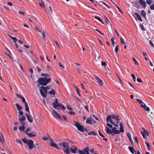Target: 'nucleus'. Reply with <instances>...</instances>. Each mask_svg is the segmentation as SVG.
<instances>
[{
  "label": "nucleus",
  "mask_w": 154,
  "mask_h": 154,
  "mask_svg": "<svg viewBox=\"0 0 154 154\" xmlns=\"http://www.w3.org/2000/svg\"><path fill=\"white\" fill-rule=\"evenodd\" d=\"M106 120L107 122H109L114 126L118 127V124L119 123L120 119L118 115H112L111 116H108L106 117Z\"/></svg>",
  "instance_id": "f257e3e1"
},
{
  "label": "nucleus",
  "mask_w": 154,
  "mask_h": 154,
  "mask_svg": "<svg viewBox=\"0 0 154 154\" xmlns=\"http://www.w3.org/2000/svg\"><path fill=\"white\" fill-rule=\"evenodd\" d=\"M51 81V79L50 78H47V77H45L39 78L37 82L41 85L45 86L49 83Z\"/></svg>",
  "instance_id": "f03ea898"
},
{
  "label": "nucleus",
  "mask_w": 154,
  "mask_h": 154,
  "mask_svg": "<svg viewBox=\"0 0 154 154\" xmlns=\"http://www.w3.org/2000/svg\"><path fill=\"white\" fill-rule=\"evenodd\" d=\"M58 144L63 147V151L66 154H70L69 145L68 143L65 142L58 143Z\"/></svg>",
  "instance_id": "7ed1b4c3"
},
{
  "label": "nucleus",
  "mask_w": 154,
  "mask_h": 154,
  "mask_svg": "<svg viewBox=\"0 0 154 154\" xmlns=\"http://www.w3.org/2000/svg\"><path fill=\"white\" fill-rule=\"evenodd\" d=\"M22 140L25 143H26L28 145L29 148L30 149H32L33 147L34 143L32 140H28L26 138H24L22 139Z\"/></svg>",
  "instance_id": "20e7f679"
},
{
  "label": "nucleus",
  "mask_w": 154,
  "mask_h": 154,
  "mask_svg": "<svg viewBox=\"0 0 154 154\" xmlns=\"http://www.w3.org/2000/svg\"><path fill=\"white\" fill-rule=\"evenodd\" d=\"M39 91L42 96L44 98L46 97V94H47V91L46 88L43 86L40 88Z\"/></svg>",
  "instance_id": "39448f33"
},
{
  "label": "nucleus",
  "mask_w": 154,
  "mask_h": 154,
  "mask_svg": "<svg viewBox=\"0 0 154 154\" xmlns=\"http://www.w3.org/2000/svg\"><path fill=\"white\" fill-rule=\"evenodd\" d=\"M52 104L53 105V107L57 110H58L61 108V105L59 103L57 99H55L54 102L52 103Z\"/></svg>",
  "instance_id": "423d86ee"
},
{
  "label": "nucleus",
  "mask_w": 154,
  "mask_h": 154,
  "mask_svg": "<svg viewBox=\"0 0 154 154\" xmlns=\"http://www.w3.org/2000/svg\"><path fill=\"white\" fill-rule=\"evenodd\" d=\"M75 125L79 131L82 132H84V129L83 127L79 124L78 122H75Z\"/></svg>",
  "instance_id": "0eeeda50"
},
{
  "label": "nucleus",
  "mask_w": 154,
  "mask_h": 154,
  "mask_svg": "<svg viewBox=\"0 0 154 154\" xmlns=\"http://www.w3.org/2000/svg\"><path fill=\"white\" fill-rule=\"evenodd\" d=\"M52 114L53 116L54 117L60 119H61V116L54 109L53 110Z\"/></svg>",
  "instance_id": "6e6552de"
},
{
  "label": "nucleus",
  "mask_w": 154,
  "mask_h": 154,
  "mask_svg": "<svg viewBox=\"0 0 154 154\" xmlns=\"http://www.w3.org/2000/svg\"><path fill=\"white\" fill-rule=\"evenodd\" d=\"M50 145L51 146H53L56 148L57 149H60L59 147L58 146L57 144L54 143V141L52 139H50Z\"/></svg>",
  "instance_id": "1a4fd4ad"
},
{
  "label": "nucleus",
  "mask_w": 154,
  "mask_h": 154,
  "mask_svg": "<svg viewBox=\"0 0 154 154\" xmlns=\"http://www.w3.org/2000/svg\"><path fill=\"white\" fill-rule=\"evenodd\" d=\"M26 119V117L23 115L19 117L18 118L19 121L22 124V125H25V123L23 122Z\"/></svg>",
  "instance_id": "9d476101"
},
{
  "label": "nucleus",
  "mask_w": 154,
  "mask_h": 154,
  "mask_svg": "<svg viewBox=\"0 0 154 154\" xmlns=\"http://www.w3.org/2000/svg\"><path fill=\"white\" fill-rule=\"evenodd\" d=\"M25 114L26 116L28 121L30 122H32L33 121V118L31 116H29L27 113H25Z\"/></svg>",
  "instance_id": "9b49d317"
},
{
  "label": "nucleus",
  "mask_w": 154,
  "mask_h": 154,
  "mask_svg": "<svg viewBox=\"0 0 154 154\" xmlns=\"http://www.w3.org/2000/svg\"><path fill=\"white\" fill-rule=\"evenodd\" d=\"M139 3L144 8H145L146 6V4L144 1L143 0H139Z\"/></svg>",
  "instance_id": "f8f14e48"
},
{
  "label": "nucleus",
  "mask_w": 154,
  "mask_h": 154,
  "mask_svg": "<svg viewBox=\"0 0 154 154\" xmlns=\"http://www.w3.org/2000/svg\"><path fill=\"white\" fill-rule=\"evenodd\" d=\"M41 33L42 35L43 40L44 42H45L46 41L47 37L45 35V31H41Z\"/></svg>",
  "instance_id": "ddd939ff"
},
{
  "label": "nucleus",
  "mask_w": 154,
  "mask_h": 154,
  "mask_svg": "<svg viewBox=\"0 0 154 154\" xmlns=\"http://www.w3.org/2000/svg\"><path fill=\"white\" fill-rule=\"evenodd\" d=\"M70 150L72 153H76V151L78 150V149L76 147L73 146L72 148H70Z\"/></svg>",
  "instance_id": "4468645a"
},
{
  "label": "nucleus",
  "mask_w": 154,
  "mask_h": 154,
  "mask_svg": "<svg viewBox=\"0 0 154 154\" xmlns=\"http://www.w3.org/2000/svg\"><path fill=\"white\" fill-rule=\"evenodd\" d=\"M94 76L95 77L96 80H97V81L100 84V85H102L103 84V82L102 80L99 77H98L96 75H94Z\"/></svg>",
  "instance_id": "2eb2a0df"
},
{
  "label": "nucleus",
  "mask_w": 154,
  "mask_h": 154,
  "mask_svg": "<svg viewBox=\"0 0 154 154\" xmlns=\"http://www.w3.org/2000/svg\"><path fill=\"white\" fill-rule=\"evenodd\" d=\"M142 135L144 138H145L146 137V135L148 136L149 135V133L146 130H144L143 131V132H141Z\"/></svg>",
  "instance_id": "dca6fc26"
},
{
  "label": "nucleus",
  "mask_w": 154,
  "mask_h": 154,
  "mask_svg": "<svg viewBox=\"0 0 154 154\" xmlns=\"http://www.w3.org/2000/svg\"><path fill=\"white\" fill-rule=\"evenodd\" d=\"M134 15L137 17V18L138 19V20H140L141 22L142 21V19L141 17L139 14H138L137 13L135 12L134 13Z\"/></svg>",
  "instance_id": "f3484780"
},
{
  "label": "nucleus",
  "mask_w": 154,
  "mask_h": 154,
  "mask_svg": "<svg viewBox=\"0 0 154 154\" xmlns=\"http://www.w3.org/2000/svg\"><path fill=\"white\" fill-rule=\"evenodd\" d=\"M29 137H32L36 136V133L34 132L33 133H27V134Z\"/></svg>",
  "instance_id": "a211bd4d"
},
{
  "label": "nucleus",
  "mask_w": 154,
  "mask_h": 154,
  "mask_svg": "<svg viewBox=\"0 0 154 154\" xmlns=\"http://www.w3.org/2000/svg\"><path fill=\"white\" fill-rule=\"evenodd\" d=\"M120 128L119 131L120 132L123 133L124 132V130L123 129V125L122 123L121 122L120 123Z\"/></svg>",
  "instance_id": "6ab92c4d"
},
{
  "label": "nucleus",
  "mask_w": 154,
  "mask_h": 154,
  "mask_svg": "<svg viewBox=\"0 0 154 154\" xmlns=\"http://www.w3.org/2000/svg\"><path fill=\"white\" fill-rule=\"evenodd\" d=\"M0 141L2 143H3L4 142V136L0 132Z\"/></svg>",
  "instance_id": "aec40b11"
},
{
  "label": "nucleus",
  "mask_w": 154,
  "mask_h": 154,
  "mask_svg": "<svg viewBox=\"0 0 154 154\" xmlns=\"http://www.w3.org/2000/svg\"><path fill=\"white\" fill-rule=\"evenodd\" d=\"M84 154H89V149L88 148L86 147L83 149Z\"/></svg>",
  "instance_id": "412c9836"
},
{
  "label": "nucleus",
  "mask_w": 154,
  "mask_h": 154,
  "mask_svg": "<svg viewBox=\"0 0 154 154\" xmlns=\"http://www.w3.org/2000/svg\"><path fill=\"white\" fill-rule=\"evenodd\" d=\"M141 15L145 19H146V13L144 10H142L141 11Z\"/></svg>",
  "instance_id": "4be33fe9"
},
{
  "label": "nucleus",
  "mask_w": 154,
  "mask_h": 154,
  "mask_svg": "<svg viewBox=\"0 0 154 154\" xmlns=\"http://www.w3.org/2000/svg\"><path fill=\"white\" fill-rule=\"evenodd\" d=\"M130 151L132 153L134 154V152H136V151L134 150V148L132 147L129 146L128 147Z\"/></svg>",
  "instance_id": "5701e85b"
},
{
  "label": "nucleus",
  "mask_w": 154,
  "mask_h": 154,
  "mask_svg": "<svg viewBox=\"0 0 154 154\" xmlns=\"http://www.w3.org/2000/svg\"><path fill=\"white\" fill-rule=\"evenodd\" d=\"M49 93L51 95H54L55 94V90L53 89H52L51 90L49 91Z\"/></svg>",
  "instance_id": "b1692460"
},
{
  "label": "nucleus",
  "mask_w": 154,
  "mask_h": 154,
  "mask_svg": "<svg viewBox=\"0 0 154 154\" xmlns=\"http://www.w3.org/2000/svg\"><path fill=\"white\" fill-rule=\"evenodd\" d=\"M15 105L16 106L18 110L20 111L22 110V107L20 106L17 103H16Z\"/></svg>",
  "instance_id": "393cba45"
},
{
  "label": "nucleus",
  "mask_w": 154,
  "mask_h": 154,
  "mask_svg": "<svg viewBox=\"0 0 154 154\" xmlns=\"http://www.w3.org/2000/svg\"><path fill=\"white\" fill-rule=\"evenodd\" d=\"M88 134L89 135H92L94 136H96L97 135V134L95 133V132L94 131H91L89 132L88 133Z\"/></svg>",
  "instance_id": "a878e982"
},
{
  "label": "nucleus",
  "mask_w": 154,
  "mask_h": 154,
  "mask_svg": "<svg viewBox=\"0 0 154 154\" xmlns=\"http://www.w3.org/2000/svg\"><path fill=\"white\" fill-rule=\"evenodd\" d=\"M112 131L109 129L108 127H107L106 128V132L107 133L110 134V133H112L111 132Z\"/></svg>",
  "instance_id": "bb28decb"
},
{
  "label": "nucleus",
  "mask_w": 154,
  "mask_h": 154,
  "mask_svg": "<svg viewBox=\"0 0 154 154\" xmlns=\"http://www.w3.org/2000/svg\"><path fill=\"white\" fill-rule=\"evenodd\" d=\"M86 122L88 124H90V125L92 124V120L91 119L88 118L86 119Z\"/></svg>",
  "instance_id": "cd10ccee"
},
{
  "label": "nucleus",
  "mask_w": 154,
  "mask_h": 154,
  "mask_svg": "<svg viewBox=\"0 0 154 154\" xmlns=\"http://www.w3.org/2000/svg\"><path fill=\"white\" fill-rule=\"evenodd\" d=\"M143 54L144 56L145 57V59L147 60H148V56L147 53L144 52H143Z\"/></svg>",
  "instance_id": "c85d7f7f"
},
{
  "label": "nucleus",
  "mask_w": 154,
  "mask_h": 154,
  "mask_svg": "<svg viewBox=\"0 0 154 154\" xmlns=\"http://www.w3.org/2000/svg\"><path fill=\"white\" fill-rule=\"evenodd\" d=\"M24 125H22V126L19 127V129L21 131H23L25 128L24 126Z\"/></svg>",
  "instance_id": "c756f323"
},
{
  "label": "nucleus",
  "mask_w": 154,
  "mask_h": 154,
  "mask_svg": "<svg viewBox=\"0 0 154 154\" xmlns=\"http://www.w3.org/2000/svg\"><path fill=\"white\" fill-rule=\"evenodd\" d=\"M9 37L12 39L14 41V43H16L17 41H18V40L15 37H13L11 36H10Z\"/></svg>",
  "instance_id": "7c9ffc66"
},
{
  "label": "nucleus",
  "mask_w": 154,
  "mask_h": 154,
  "mask_svg": "<svg viewBox=\"0 0 154 154\" xmlns=\"http://www.w3.org/2000/svg\"><path fill=\"white\" fill-rule=\"evenodd\" d=\"M120 41H121V43L123 45H125L126 43L125 42L124 39H123L122 38H120Z\"/></svg>",
  "instance_id": "2f4dec72"
},
{
  "label": "nucleus",
  "mask_w": 154,
  "mask_h": 154,
  "mask_svg": "<svg viewBox=\"0 0 154 154\" xmlns=\"http://www.w3.org/2000/svg\"><path fill=\"white\" fill-rule=\"evenodd\" d=\"M115 39V38H114V37H112L111 39V41L112 42V45H113V47L115 46V42L114 41V40Z\"/></svg>",
  "instance_id": "473e14b6"
},
{
  "label": "nucleus",
  "mask_w": 154,
  "mask_h": 154,
  "mask_svg": "<svg viewBox=\"0 0 154 154\" xmlns=\"http://www.w3.org/2000/svg\"><path fill=\"white\" fill-rule=\"evenodd\" d=\"M131 76L134 82H136V77L135 75L133 74H131Z\"/></svg>",
  "instance_id": "72a5a7b5"
},
{
  "label": "nucleus",
  "mask_w": 154,
  "mask_h": 154,
  "mask_svg": "<svg viewBox=\"0 0 154 154\" xmlns=\"http://www.w3.org/2000/svg\"><path fill=\"white\" fill-rule=\"evenodd\" d=\"M76 93L80 97L81 96L80 94L79 93V91L78 89V88H77V87H76Z\"/></svg>",
  "instance_id": "f704fd0d"
},
{
  "label": "nucleus",
  "mask_w": 154,
  "mask_h": 154,
  "mask_svg": "<svg viewBox=\"0 0 154 154\" xmlns=\"http://www.w3.org/2000/svg\"><path fill=\"white\" fill-rule=\"evenodd\" d=\"M132 59L134 62V63L136 65H138V63L137 61L136 60V59L134 57H132Z\"/></svg>",
  "instance_id": "c9c22d12"
},
{
  "label": "nucleus",
  "mask_w": 154,
  "mask_h": 154,
  "mask_svg": "<svg viewBox=\"0 0 154 154\" xmlns=\"http://www.w3.org/2000/svg\"><path fill=\"white\" fill-rule=\"evenodd\" d=\"M94 17L95 19H97L100 21H102V20L101 19V18L97 16H95Z\"/></svg>",
  "instance_id": "e433bc0d"
},
{
  "label": "nucleus",
  "mask_w": 154,
  "mask_h": 154,
  "mask_svg": "<svg viewBox=\"0 0 154 154\" xmlns=\"http://www.w3.org/2000/svg\"><path fill=\"white\" fill-rule=\"evenodd\" d=\"M39 5L42 8H44L45 7V5L43 2H42L41 3H39Z\"/></svg>",
  "instance_id": "4c0bfd02"
},
{
  "label": "nucleus",
  "mask_w": 154,
  "mask_h": 154,
  "mask_svg": "<svg viewBox=\"0 0 154 154\" xmlns=\"http://www.w3.org/2000/svg\"><path fill=\"white\" fill-rule=\"evenodd\" d=\"M33 146L35 149H38L39 147V145L37 143L35 144V145H34Z\"/></svg>",
  "instance_id": "58836bf2"
},
{
  "label": "nucleus",
  "mask_w": 154,
  "mask_h": 154,
  "mask_svg": "<svg viewBox=\"0 0 154 154\" xmlns=\"http://www.w3.org/2000/svg\"><path fill=\"white\" fill-rule=\"evenodd\" d=\"M115 5L117 7V9H118L120 13H121L122 14H123V12L122 11V10L119 7H118L116 4H115Z\"/></svg>",
  "instance_id": "ea45409f"
},
{
  "label": "nucleus",
  "mask_w": 154,
  "mask_h": 154,
  "mask_svg": "<svg viewBox=\"0 0 154 154\" xmlns=\"http://www.w3.org/2000/svg\"><path fill=\"white\" fill-rule=\"evenodd\" d=\"M140 27L141 28V29L143 31L145 30V29L144 28V26L143 24H140Z\"/></svg>",
  "instance_id": "a19ab883"
},
{
  "label": "nucleus",
  "mask_w": 154,
  "mask_h": 154,
  "mask_svg": "<svg viewBox=\"0 0 154 154\" xmlns=\"http://www.w3.org/2000/svg\"><path fill=\"white\" fill-rule=\"evenodd\" d=\"M30 131V128H28L26 129V130L24 131V132L27 135L28 132Z\"/></svg>",
  "instance_id": "79ce46f5"
},
{
  "label": "nucleus",
  "mask_w": 154,
  "mask_h": 154,
  "mask_svg": "<svg viewBox=\"0 0 154 154\" xmlns=\"http://www.w3.org/2000/svg\"><path fill=\"white\" fill-rule=\"evenodd\" d=\"M126 135L129 139H131V134L129 133H127Z\"/></svg>",
  "instance_id": "37998d69"
},
{
  "label": "nucleus",
  "mask_w": 154,
  "mask_h": 154,
  "mask_svg": "<svg viewBox=\"0 0 154 154\" xmlns=\"http://www.w3.org/2000/svg\"><path fill=\"white\" fill-rule=\"evenodd\" d=\"M137 101L139 103L142 104L143 103V101L139 99H136Z\"/></svg>",
  "instance_id": "c03bdc74"
},
{
  "label": "nucleus",
  "mask_w": 154,
  "mask_h": 154,
  "mask_svg": "<svg viewBox=\"0 0 154 154\" xmlns=\"http://www.w3.org/2000/svg\"><path fill=\"white\" fill-rule=\"evenodd\" d=\"M118 47H119V46L118 45H117L116 46V48H115V52L116 53H117L118 52V51L119 50Z\"/></svg>",
  "instance_id": "a18cd8bd"
},
{
  "label": "nucleus",
  "mask_w": 154,
  "mask_h": 154,
  "mask_svg": "<svg viewBox=\"0 0 154 154\" xmlns=\"http://www.w3.org/2000/svg\"><path fill=\"white\" fill-rule=\"evenodd\" d=\"M19 111V113L20 114V115H19V117H20L21 116H23V113L22 111Z\"/></svg>",
  "instance_id": "49530a36"
},
{
  "label": "nucleus",
  "mask_w": 154,
  "mask_h": 154,
  "mask_svg": "<svg viewBox=\"0 0 154 154\" xmlns=\"http://www.w3.org/2000/svg\"><path fill=\"white\" fill-rule=\"evenodd\" d=\"M141 106L144 109L146 107V105L144 103H142L141 104Z\"/></svg>",
  "instance_id": "de8ad7c7"
},
{
  "label": "nucleus",
  "mask_w": 154,
  "mask_h": 154,
  "mask_svg": "<svg viewBox=\"0 0 154 154\" xmlns=\"http://www.w3.org/2000/svg\"><path fill=\"white\" fill-rule=\"evenodd\" d=\"M78 152L79 154H84V152H83V150H82L80 149H79L78 150Z\"/></svg>",
  "instance_id": "09e8293b"
},
{
  "label": "nucleus",
  "mask_w": 154,
  "mask_h": 154,
  "mask_svg": "<svg viewBox=\"0 0 154 154\" xmlns=\"http://www.w3.org/2000/svg\"><path fill=\"white\" fill-rule=\"evenodd\" d=\"M146 2L147 4L150 5L151 4L152 0H147Z\"/></svg>",
  "instance_id": "8fccbe9b"
},
{
  "label": "nucleus",
  "mask_w": 154,
  "mask_h": 154,
  "mask_svg": "<svg viewBox=\"0 0 154 154\" xmlns=\"http://www.w3.org/2000/svg\"><path fill=\"white\" fill-rule=\"evenodd\" d=\"M145 143L146 144V146L147 147L148 149L149 150V144L146 141H145Z\"/></svg>",
  "instance_id": "3c124183"
},
{
  "label": "nucleus",
  "mask_w": 154,
  "mask_h": 154,
  "mask_svg": "<svg viewBox=\"0 0 154 154\" xmlns=\"http://www.w3.org/2000/svg\"><path fill=\"white\" fill-rule=\"evenodd\" d=\"M98 132H99V135L100 136H101V137H105L101 133L100 131L99 130L98 131Z\"/></svg>",
  "instance_id": "603ef678"
},
{
  "label": "nucleus",
  "mask_w": 154,
  "mask_h": 154,
  "mask_svg": "<svg viewBox=\"0 0 154 154\" xmlns=\"http://www.w3.org/2000/svg\"><path fill=\"white\" fill-rule=\"evenodd\" d=\"M25 110L26 111L28 112V113H29V108L28 106L25 107Z\"/></svg>",
  "instance_id": "864d4df0"
},
{
  "label": "nucleus",
  "mask_w": 154,
  "mask_h": 154,
  "mask_svg": "<svg viewBox=\"0 0 154 154\" xmlns=\"http://www.w3.org/2000/svg\"><path fill=\"white\" fill-rule=\"evenodd\" d=\"M101 65L105 66L106 65V63L105 62L102 61L101 62Z\"/></svg>",
  "instance_id": "5fc2aeb1"
},
{
  "label": "nucleus",
  "mask_w": 154,
  "mask_h": 154,
  "mask_svg": "<svg viewBox=\"0 0 154 154\" xmlns=\"http://www.w3.org/2000/svg\"><path fill=\"white\" fill-rule=\"evenodd\" d=\"M150 45L152 47H154V45L151 40L149 41Z\"/></svg>",
  "instance_id": "6e6d98bb"
},
{
  "label": "nucleus",
  "mask_w": 154,
  "mask_h": 154,
  "mask_svg": "<svg viewBox=\"0 0 154 154\" xmlns=\"http://www.w3.org/2000/svg\"><path fill=\"white\" fill-rule=\"evenodd\" d=\"M16 96L19 98H21L23 97L22 96H21V95L18 94H16Z\"/></svg>",
  "instance_id": "4d7b16f0"
},
{
  "label": "nucleus",
  "mask_w": 154,
  "mask_h": 154,
  "mask_svg": "<svg viewBox=\"0 0 154 154\" xmlns=\"http://www.w3.org/2000/svg\"><path fill=\"white\" fill-rule=\"evenodd\" d=\"M113 132L115 134H118L119 133V131L118 130H116L114 131Z\"/></svg>",
  "instance_id": "13d9d810"
},
{
  "label": "nucleus",
  "mask_w": 154,
  "mask_h": 154,
  "mask_svg": "<svg viewBox=\"0 0 154 154\" xmlns=\"http://www.w3.org/2000/svg\"><path fill=\"white\" fill-rule=\"evenodd\" d=\"M107 126L109 127V128H112V125L110 124L109 123H107Z\"/></svg>",
  "instance_id": "bf43d9fd"
},
{
  "label": "nucleus",
  "mask_w": 154,
  "mask_h": 154,
  "mask_svg": "<svg viewBox=\"0 0 154 154\" xmlns=\"http://www.w3.org/2000/svg\"><path fill=\"white\" fill-rule=\"evenodd\" d=\"M16 142L18 143H20V144H22V142L19 139L17 140H16Z\"/></svg>",
  "instance_id": "052dcab7"
},
{
  "label": "nucleus",
  "mask_w": 154,
  "mask_h": 154,
  "mask_svg": "<svg viewBox=\"0 0 154 154\" xmlns=\"http://www.w3.org/2000/svg\"><path fill=\"white\" fill-rule=\"evenodd\" d=\"M150 8L151 10H154V4L150 6Z\"/></svg>",
  "instance_id": "680f3d73"
},
{
  "label": "nucleus",
  "mask_w": 154,
  "mask_h": 154,
  "mask_svg": "<svg viewBox=\"0 0 154 154\" xmlns=\"http://www.w3.org/2000/svg\"><path fill=\"white\" fill-rule=\"evenodd\" d=\"M69 113L71 115H73L75 114V113L74 112L71 111H69Z\"/></svg>",
  "instance_id": "e2e57ef3"
},
{
  "label": "nucleus",
  "mask_w": 154,
  "mask_h": 154,
  "mask_svg": "<svg viewBox=\"0 0 154 154\" xmlns=\"http://www.w3.org/2000/svg\"><path fill=\"white\" fill-rule=\"evenodd\" d=\"M95 30L96 31H97L101 35H104L103 33H101V32L99 30H98V29H95Z\"/></svg>",
  "instance_id": "0e129e2a"
},
{
  "label": "nucleus",
  "mask_w": 154,
  "mask_h": 154,
  "mask_svg": "<svg viewBox=\"0 0 154 154\" xmlns=\"http://www.w3.org/2000/svg\"><path fill=\"white\" fill-rule=\"evenodd\" d=\"M145 109V110H146V111H147L148 112V111H149L150 110V109H149V108L148 107H146H146L144 108Z\"/></svg>",
  "instance_id": "69168bd1"
},
{
  "label": "nucleus",
  "mask_w": 154,
  "mask_h": 154,
  "mask_svg": "<svg viewBox=\"0 0 154 154\" xmlns=\"http://www.w3.org/2000/svg\"><path fill=\"white\" fill-rule=\"evenodd\" d=\"M136 142L137 143H139V142L138 140L137 137H136L134 138Z\"/></svg>",
  "instance_id": "338daca9"
},
{
  "label": "nucleus",
  "mask_w": 154,
  "mask_h": 154,
  "mask_svg": "<svg viewBox=\"0 0 154 154\" xmlns=\"http://www.w3.org/2000/svg\"><path fill=\"white\" fill-rule=\"evenodd\" d=\"M59 66L62 69H64L63 66L60 63H59Z\"/></svg>",
  "instance_id": "774afa93"
}]
</instances>
